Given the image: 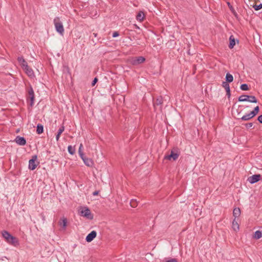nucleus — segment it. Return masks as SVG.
Returning <instances> with one entry per match:
<instances>
[{"label":"nucleus","instance_id":"obj_1","mask_svg":"<svg viewBox=\"0 0 262 262\" xmlns=\"http://www.w3.org/2000/svg\"><path fill=\"white\" fill-rule=\"evenodd\" d=\"M54 24L56 31L62 35L64 32V28L62 23L60 21L59 17H56L54 18Z\"/></svg>","mask_w":262,"mask_h":262},{"label":"nucleus","instance_id":"obj_2","mask_svg":"<svg viewBox=\"0 0 262 262\" xmlns=\"http://www.w3.org/2000/svg\"><path fill=\"white\" fill-rule=\"evenodd\" d=\"M259 107L258 106H256L254 109L250 113L246 114L244 115L241 119L244 121H247L250 120V119L253 118L255 116H256L258 112H259Z\"/></svg>","mask_w":262,"mask_h":262},{"label":"nucleus","instance_id":"obj_3","mask_svg":"<svg viewBox=\"0 0 262 262\" xmlns=\"http://www.w3.org/2000/svg\"><path fill=\"white\" fill-rule=\"evenodd\" d=\"M79 214L81 216L85 217L88 219L91 220L93 218V215L88 207L81 208L79 210Z\"/></svg>","mask_w":262,"mask_h":262},{"label":"nucleus","instance_id":"obj_4","mask_svg":"<svg viewBox=\"0 0 262 262\" xmlns=\"http://www.w3.org/2000/svg\"><path fill=\"white\" fill-rule=\"evenodd\" d=\"M78 152L84 164L88 166H92L93 164L92 160L84 155L82 148H79Z\"/></svg>","mask_w":262,"mask_h":262},{"label":"nucleus","instance_id":"obj_5","mask_svg":"<svg viewBox=\"0 0 262 262\" xmlns=\"http://www.w3.org/2000/svg\"><path fill=\"white\" fill-rule=\"evenodd\" d=\"M37 156L35 155L32 157V158L29 161V169L32 170H34L39 162H37Z\"/></svg>","mask_w":262,"mask_h":262},{"label":"nucleus","instance_id":"obj_6","mask_svg":"<svg viewBox=\"0 0 262 262\" xmlns=\"http://www.w3.org/2000/svg\"><path fill=\"white\" fill-rule=\"evenodd\" d=\"M145 60L144 57L142 56H139L138 57H135L131 59L130 62L134 66L139 65L143 62H144Z\"/></svg>","mask_w":262,"mask_h":262},{"label":"nucleus","instance_id":"obj_7","mask_svg":"<svg viewBox=\"0 0 262 262\" xmlns=\"http://www.w3.org/2000/svg\"><path fill=\"white\" fill-rule=\"evenodd\" d=\"M179 156V154L178 152L171 150L169 155L165 156V159L169 160L175 161L178 158Z\"/></svg>","mask_w":262,"mask_h":262},{"label":"nucleus","instance_id":"obj_8","mask_svg":"<svg viewBox=\"0 0 262 262\" xmlns=\"http://www.w3.org/2000/svg\"><path fill=\"white\" fill-rule=\"evenodd\" d=\"M14 141L18 145H20V146H24L26 144V140L25 139V138L23 137H20V136H17L15 140H14Z\"/></svg>","mask_w":262,"mask_h":262},{"label":"nucleus","instance_id":"obj_9","mask_svg":"<svg viewBox=\"0 0 262 262\" xmlns=\"http://www.w3.org/2000/svg\"><path fill=\"white\" fill-rule=\"evenodd\" d=\"M261 177L260 174H254L250 177L248 180L251 184H254L257 182Z\"/></svg>","mask_w":262,"mask_h":262},{"label":"nucleus","instance_id":"obj_10","mask_svg":"<svg viewBox=\"0 0 262 262\" xmlns=\"http://www.w3.org/2000/svg\"><path fill=\"white\" fill-rule=\"evenodd\" d=\"M96 231L93 230L91 231L86 237L85 240L87 242H92L96 236Z\"/></svg>","mask_w":262,"mask_h":262},{"label":"nucleus","instance_id":"obj_11","mask_svg":"<svg viewBox=\"0 0 262 262\" xmlns=\"http://www.w3.org/2000/svg\"><path fill=\"white\" fill-rule=\"evenodd\" d=\"M25 71L26 73L31 78H33L35 76L33 71L31 68H30L28 65H26V67L23 68Z\"/></svg>","mask_w":262,"mask_h":262},{"label":"nucleus","instance_id":"obj_12","mask_svg":"<svg viewBox=\"0 0 262 262\" xmlns=\"http://www.w3.org/2000/svg\"><path fill=\"white\" fill-rule=\"evenodd\" d=\"M9 244H11L14 246H17L19 245L18 241L17 238L12 236L9 241L8 242Z\"/></svg>","mask_w":262,"mask_h":262},{"label":"nucleus","instance_id":"obj_13","mask_svg":"<svg viewBox=\"0 0 262 262\" xmlns=\"http://www.w3.org/2000/svg\"><path fill=\"white\" fill-rule=\"evenodd\" d=\"M2 235L7 243L9 241V240L12 236V235L7 231H3Z\"/></svg>","mask_w":262,"mask_h":262},{"label":"nucleus","instance_id":"obj_14","mask_svg":"<svg viewBox=\"0 0 262 262\" xmlns=\"http://www.w3.org/2000/svg\"><path fill=\"white\" fill-rule=\"evenodd\" d=\"M17 60H18L19 63L20 64V66L23 68V69L25 67H26V65H28V64H27V62L26 61V60H25V59L21 56L18 57L17 58Z\"/></svg>","mask_w":262,"mask_h":262},{"label":"nucleus","instance_id":"obj_15","mask_svg":"<svg viewBox=\"0 0 262 262\" xmlns=\"http://www.w3.org/2000/svg\"><path fill=\"white\" fill-rule=\"evenodd\" d=\"M29 95L30 97L31 103V105H32L34 103V91L32 88H31L28 92Z\"/></svg>","mask_w":262,"mask_h":262},{"label":"nucleus","instance_id":"obj_16","mask_svg":"<svg viewBox=\"0 0 262 262\" xmlns=\"http://www.w3.org/2000/svg\"><path fill=\"white\" fill-rule=\"evenodd\" d=\"M144 14L142 11H140L136 16V19L139 21H142L144 18Z\"/></svg>","mask_w":262,"mask_h":262},{"label":"nucleus","instance_id":"obj_17","mask_svg":"<svg viewBox=\"0 0 262 262\" xmlns=\"http://www.w3.org/2000/svg\"><path fill=\"white\" fill-rule=\"evenodd\" d=\"M232 228L235 231H237L239 230V225L235 219L232 221Z\"/></svg>","mask_w":262,"mask_h":262},{"label":"nucleus","instance_id":"obj_18","mask_svg":"<svg viewBox=\"0 0 262 262\" xmlns=\"http://www.w3.org/2000/svg\"><path fill=\"white\" fill-rule=\"evenodd\" d=\"M241 214V210L239 208H235L234 209L233 211V215L235 217L234 219H236V217H238Z\"/></svg>","mask_w":262,"mask_h":262},{"label":"nucleus","instance_id":"obj_19","mask_svg":"<svg viewBox=\"0 0 262 262\" xmlns=\"http://www.w3.org/2000/svg\"><path fill=\"white\" fill-rule=\"evenodd\" d=\"M249 95H243L238 97V101L240 102L248 101Z\"/></svg>","mask_w":262,"mask_h":262},{"label":"nucleus","instance_id":"obj_20","mask_svg":"<svg viewBox=\"0 0 262 262\" xmlns=\"http://www.w3.org/2000/svg\"><path fill=\"white\" fill-rule=\"evenodd\" d=\"M225 78H226V81L227 82L230 83V82H232L233 80V76L229 73L226 74Z\"/></svg>","mask_w":262,"mask_h":262},{"label":"nucleus","instance_id":"obj_21","mask_svg":"<svg viewBox=\"0 0 262 262\" xmlns=\"http://www.w3.org/2000/svg\"><path fill=\"white\" fill-rule=\"evenodd\" d=\"M229 40H230V43H229V48L232 49L233 48V47L235 45V39L232 36H231L229 38Z\"/></svg>","mask_w":262,"mask_h":262},{"label":"nucleus","instance_id":"obj_22","mask_svg":"<svg viewBox=\"0 0 262 262\" xmlns=\"http://www.w3.org/2000/svg\"><path fill=\"white\" fill-rule=\"evenodd\" d=\"M162 103V97H158L156 101L154 102V106H155V108H156V106H158V105H160Z\"/></svg>","mask_w":262,"mask_h":262},{"label":"nucleus","instance_id":"obj_23","mask_svg":"<svg viewBox=\"0 0 262 262\" xmlns=\"http://www.w3.org/2000/svg\"><path fill=\"white\" fill-rule=\"evenodd\" d=\"M262 237V232L259 230H257L255 232L254 237L256 239H259Z\"/></svg>","mask_w":262,"mask_h":262},{"label":"nucleus","instance_id":"obj_24","mask_svg":"<svg viewBox=\"0 0 262 262\" xmlns=\"http://www.w3.org/2000/svg\"><path fill=\"white\" fill-rule=\"evenodd\" d=\"M222 86L223 88H225V89L226 90V91H229L230 89V85L229 84H228V82H226V81H223L222 82Z\"/></svg>","mask_w":262,"mask_h":262},{"label":"nucleus","instance_id":"obj_25","mask_svg":"<svg viewBox=\"0 0 262 262\" xmlns=\"http://www.w3.org/2000/svg\"><path fill=\"white\" fill-rule=\"evenodd\" d=\"M248 98H248L249 102H251V103H255L257 102V100L255 96L249 95Z\"/></svg>","mask_w":262,"mask_h":262},{"label":"nucleus","instance_id":"obj_26","mask_svg":"<svg viewBox=\"0 0 262 262\" xmlns=\"http://www.w3.org/2000/svg\"><path fill=\"white\" fill-rule=\"evenodd\" d=\"M43 127L42 125L38 124L37 126L36 132L38 134H40L43 132Z\"/></svg>","mask_w":262,"mask_h":262},{"label":"nucleus","instance_id":"obj_27","mask_svg":"<svg viewBox=\"0 0 262 262\" xmlns=\"http://www.w3.org/2000/svg\"><path fill=\"white\" fill-rule=\"evenodd\" d=\"M130 205L132 207L135 208L138 205V202L136 200L132 199L130 201Z\"/></svg>","mask_w":262,"mask_h":262},{"label":"nucleus","instance_id":"obj_28","mask_svg":"<svg viewBox=\"0 0 262 262\" xmlns=\"http://www.w3.org/2000/svg\"><path fill=\"white\" fill-rule=\"evenodd\" d=\"M67 221L66 218H63L62 220V222L60 223V225L62 226L63 228H65L67 226Z\"/></svg>","mask_w":262,"mask_h":262},{"label":"nucleus","instance_id":"obj_29","mask_svg":"<svg viewBox=\"0 0 262 262\" xmlns=\"http://www.w3.org/2000/svg\"><path fill=\"white\" fill-rule=\"evenodd\" d=\"M230 10L231 11L232 13L235 16H237V13H236L235 11L234 10V8H233V7L231 5L230 3H227Z\"/></svg>","mask_w":262,"mask_h":262},{"label":"nucleus","instance_id":"obj_30","mask_svg":"<svg viewBox=\"0 0 262 262\" xmlns=\"http://www.w3.org/2000/svg\"><path fill=\"white\" fill-rule=\"evenodd\" d=\"M241 89L243 91H247L249 90V87L247 84H242L240 87Z\"/></svg>","mask_w":262,"mask_h":262},{"label":"nucleus","instance_id":"obj_31","mask_svg":"<svg viewBox=\"0 0 262 262\" xmlns=\"http://www.w3.org/2000/svg\"><path fill=\"white\" fill-rule=\"evenodd\" d=\"M64 130V127L63 126H61L58 129L57 134H58V135H60L63 133Z\"/></svg>","mask_w":262,"mask_h":262},{"label":"nucleus","instance_id":"obj_32","mask_svg":"<svg viewBox=\"0 0 262 262\" xmlns=\"http://www.w3.org/2000/svg\"><path fill=\"white\" fill-rule=\"evenodd\" d=\"M69 152L71 155H74L76 152V148H68Z\"/></svg>","mask_w":262,"mask_h":262},{"label":"nucleus","instance_id":"obj_33","mask_svg":"<svg viewBox=\"0 0 262 262\" xmlns=\"http://www.w3.org/2000/svg\"><path fill=\"white\" fill-rule=\"evenodd\" d=\"M253 7L255 10H259L262 8V4H260L258 5L254 6Z\"/></svg>","mask_w":262,"mask_h":262},{"label":"nucleus","instance_id":"obj_34","mask_svg":"<svg viewBox=\"0 0 262 262\" xmlns=\"http://www.w3.org/2000/svg\"><path fill=\"white\" fill-rule=\"evenodd\" d=\"M119 33L117 31H115L113 33V34H112V36L113 37H118L119 36Z\"/></svg>","mask_w":262,"mask_h":262},{"label":"nucleus","instance_id":"obj_35","mask_svg":"<svg viewBox=\"0 0 262 262\" xmlns=\"http://www.w3.org/2000/svg\"><path fill=\"white\" fill-rule=\"evenodd\" d=\"M98 81V79L97 78H95L93 81L92 82V85L94 86L96 82Z\"/></svg>","mask_w":262,"mask_h":262},{"label":"nucleus","instance_id":"obj_36","mask_svg":"<svg viewBox=\"0 0 262 262\" xmlns=\"http://www.w3.org/2000/svg\"><path fill=\"white\" fill-rule=\"evenodd\" d=\"M252 126H253L252 123H248L246 124V126L248 128L251 127Z\"/></svg>","mask_w":262,"mask_h":262},{"label":"nucleus","instance_id":"obj_37","mask_svg":"<svg viewBox=\"0 0 262 262\" xmlns=\"http://www.w3.org/2000/svg\"><path fill=\"white\" fill-rule=\"evenodd\" d=\"M166 262H178V261L176 258H171L168 260H167Z\"/></svg>","mask_w":262,"mask_h":262},{"label":"nucleus","instance_id":"obj_38","mask_svg":"<svg viewBox=\"0 0 262 262\" xmlns=\"http://www.w3.org/2000/svg\"><path fill=\"white\" fill-rule=\"evenodd\" d=\"M257 120L260 123H262V115L258 116Z\"/></svg>","mask_w":262,"mask_h":262},{"label":"nucleus","instance_id":"obj_39","mask_svg":"<svg viewBox=\"0 0 262 262\" xmlns=\"http://www.w3.org/2000/svg\"><path fill=\"white\" fill-rule=\"evenodd\" d=\"M98 193H99L98 191H95L93 193V195L94 196L97 195H98Z\"/></svg>","mask_w":262,"mask_h":262},{"label":"nucleus","instance_id":"obj_40","mask_svg":"<svg viewBox=\"0 0 262 262\" xmlns=\"http://www.w3.org/2000/svg\"><path fill=\"white\" fill-rule=\"evenodd\" d=\"M226 93H227V95L228 96V97H229L231 95L230 94V90H229V91H226Z\"/></svg>","mask_w":262,"mask_h":262},{"label":"nucleus","instance_id":"obj_41","mask_svg":"<svg viewBox=\"0 0 262 262\" xmlns=\"http://www.w3.org/2000/svg\"><path fill=\"white\" fill-rule=\"evenodd\" d=\"M59 137H60V135H58V134H57L56 137V140H58L59 139Z\"/></svg>","mask_w":262,"mask_h":262},{"label":"nucleus","instance_id":"obj_42","mask_svg":"<svg viewBox=\"0 0 262 262\" xmlns=\"http://www.w3.org/2000/svg\"><path fill=\"white\" fill-rule=\"evenodd\" d=\"M68 148L72 147V146L71 145H69V146H68Z\"/></svg>","mask_w":262,"mask_h":262},{"label":"nucleus","instance_id":"obj_43","mask_svg":"<svg viewBox=\"0 0 262 262\" xmlns=\"http://www.w3.org/2000/svg\"><path fill=\"white\" fill-rule=\"evenodd\" d=\"M82 144H80V146H79V147H82Z\"/></svg>","mask_w":262,"mask_h":262}]
</instances>
